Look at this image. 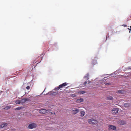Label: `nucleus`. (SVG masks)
<instances>
[{"label": "nucleus", "mask_w": 131, "mask_h": 131, "mask_svg": "<svg viewBox=\"0 0 131 131\" xmlns=\"http://www.w3.org/2000/svg\"><path fill=\"white\" fill-rule=\"evenodd\" d=\"M68 87H67V88H67Z\"/></svg>", "instance_id": "obj_35"}, {"label": "nucleus", "mask_w": 131, "mask_h": 131, "mask_svg": "<svg viewBox=\"0 0 131 131\" xmlns=\"http://www.w3.org/2000/svg\"><path fill=\"white\" fill-rule=\"evenodd\" d=\"M109 129V130L112 129L113 130H116V127L113 125H109L108 126Z\"/></svg>", "instance_id": "obj_8"}, {"label": "nucleus", "mask_w": 131, "mask_h": 131, "mask_svg": "<svg viewBox=\"0 0 131 131\" xmlns=\"http://www.w3.org/2000/svg\"><path fill=\"white\" fill-rule=\"evenodd\" d=\"M87 83V82L86 81H85L84 82V85H86Z\"/></svg>", "instance_id": "obj_24"}, {"label": "nucleus", "mask_w": 131, "mask_h": 131, "mask_svg": "<svg viewBox=\"0 0 131 131\" xmlns=\"http://www.w3.org/2000/svg\"><path fill=\"white\" fill-rule=\"evenodd\" d=\"M123 26L124 27H127V25H124V24L123 25Z\"/></svg>", "instance_id": "obj_25"}, {"label": "nucleus", "mask_w": 131, "mask_h": 131, "mask_svg": "<svg viewBox=\"0 0 131 131\" xmlns=\"http://www.w3.org/2000/svg\"><path fill=\"white\" fill-rule=\"evenodd\" d=\"M15 103L17 104H19L20 103V100H17L15 101Z\"/></svg>", "instance_id": "obj_15"}, {"label": "nucleus", "mask_w": 131, "mask_h": 131, "mask_svg": "<svg viewBox=\"0 0 131 131\" xmlns=\"http://www.w3.org/2000/svg\"><path fill=\"white\" fill-rule=\"evenodd\" d=\"M128 105H129L127 103H126V104H124V106L125 107H127V106H128Z\"/></svg>", "instance_id": "obj_21"}, {"label": "nucleus", "mask_w": 131, "mask_h": 131, "mask_svg": "<svg viewBox=\"0 0 131 131\" xmlns=\"http://www.w3.org/2000/svg\"><path fill=\"white\" fill-rule=\"evenodd\" d=\"M96 61H95L94 62H93V64H94L95 63H96Z\"/></svg>", "instance_id": "obj_26"}, {"label": "nucleus", "mask_w": 131, "mask_h": 131, "mask_svg": "<svg viewBox=\"0 0 131 131\" xmlns=\"http://www.w3.org/2000/svg\"><path fill=\"white\" fill-rule=\"evenodd\" d=\"M89 74L88 73L86 74V75L84 77V78L85 79H86L88 80L89 79Z\"/></svg>", "instance_id": "obj_16"}, {"label": "nucleus", "mask_w": 131, "mask_h": 131, "mask_svg": "<svg viewBox=\"0 0 131 131\" xmlns=\"http://www.w3.org/2000/svg\"><path fill=\"white\" fill-rule=\"evenodd\" d=\"M88 122L90 124L95 125L98 123V122L96 119L92 118L88 119Z\"/></svg>", "instance_id": "obj_1"}, {"label": "nucleus", "mask_w": 131, "mask_h": 131, "mask_svg": "<svg viewBox=\"0 0 131 131\" xmlns=\"http://www.w3.org/2000/svg\"><path fill=\"white\" fill-rule=\"evenodd\" d=\"M110 83H105V84L106 85H109Z\"/></svg>", "instance_id": "obj_23"}, {"label": "nucleus", "mask_w": 131, "mask_h": 131, "mask_svg": "<svg viewBox=\"0 0 131 131\" xmlns=\"http://www.w3.org/2000/svg\"><path fill=\"white\" fill-rule=\"evenodd\" d=\"M26 88L28 90L30 89V87L29 86H27L26 87Z\"/></svg>", "instance_id": "obj_20"}, {"label": "nucleus", "mask_w": 131, "mask_h": 131, "mask_svg": "<svg viewBox=\"0 0 131 131\" xmlns=\"http://www.w3.org/2000/svg\"><path fill=\"white\" fill-rule=\"evenodd\" d=\"M21 108V107H18L16 108H15V110H20Z\"/></svg>", "instance_id": "obj_18"}, {"label": "nucleus", "mask_w": 131, "mask_h": 131, "mask_svg": "<svg viewBox=\"0 0 131 131\" xmlns=\"http://www.w3.org/2000/svg\"><path fill=\"white\" fill-rule=\"evenodd\" d=\"M79 102H82L83 101V99H80L77 100Z\"/></svg>", "instance_id": "obj_17"}, {"label": "nucleus", "mask_w": 131, "mask_h": 131, "mask_svg": "<svg viewBox=\"0 0 131 131\" xmlns=\"http://www.w3.org/2000/svg\"><path fill=\"white\" fill-rule=\"evenodd\" d=\"M48 93L49 94H50L51 95H53L54 94L58 95H59V93H58V92H54L51 93L50 92H49Z\"/></svg>", "instance_id": "obj_10"}, {"label": "nucleus", "mask_w": 131, "mask_h": 131, "mask_svg": "<svg viewBox=\"0 0 131 131\" xmlns=\"http://www.w3.org/2000/svg\"><path fill=\"white\" fill-rule=\"evenodd\" d=\"M81 114V116L82 117L85 114V112L83 111H81L80 112Z\"/></svg>", "instance_id": "obj_13"}, {"label": "nucleus", "mask_w": 131, "mask_h": 131, "mask_svg": "<svg viewBox=\"0 0 131 131\" xmlns=\"http://www.w3.org/2000/svg\"><path fill=\"white\" fill-rule=\"evenodd\" d=\"M118 111V108H114L112 109L111 113L113 114L114 115L116 114L117 113Z\"/></svg>", "instance_id": "obj_4"}, {"label": "nucleus", "mask_w": 131, "mask_h": 131, "mask_svg": "<svg viewBox=\"0 0 131 131\" xmlns=\"http://www.w3.org/2000/svg\"><path fill=\"white\" fill-rule=\"evenodd\" d=\"M51 114H52L53 113L52 112H51Z\"/></svg>", "instance_id": "obj_32"}, {"label": "nucleus", "mask_w": 131, "mask_h": 131, "mask_svg": "<svg viewBox=\"0 0 131 131\" xmlns=\"http://www.w3.org/2000/svg\"><path fill=\"white\" fill-rule=\"evenodd\" d=\"M37 126V125L36 124L32 123L29 124L28 126V128L29 129H31L36 128V127Z\"/></svg>", "instance_id": "obj_3"}, {"label": "nucleus", "mask_w": 131, "mask_h": 131, "mask_svg": "<svg viewBox=\"0 0 131 131\" xmlns=\"http://www.w3.org/2000/svg\"><path fill=\"white\" fill-rule=\"evenodd\" d=\"M117 122L120 125H123L126 124V122L125 121L121 120L118 121H117Z\"/></svg>", "instance_id": "obj_6"}, {"label": "nucleus", "mask_w": 131, "mask_h": 131, "mask_svg": "<svg viewBox=\"0 0 131 131\" xmlns=\"http://www.w3.org/2000/svg\"><path fill=\"white\" fill-rule=\"evenodd\" d=\"M85 93V92L83 91H80V93L82 94H83Z\"/></svg>", "instance_id": "obj_22"}, {"label": "nucleus", "mask_w": 131, "mask_h": 131, "mask_svg": "<svg viewBox=\"0 0 131 131\" xmlns=\"http://www.w3.org/2000/svg\"><path fill=\"white\" fill-rule=\"evenodd\" d=\"M130 29H131V26H130Z\"/></svg>", "instance_id": "obj_33"}, {"label": "nucleus", "mask_w": 131, "mask_h": 131, "mask_svg": "<svg viewBox=\"0 0 131 131\" xmlns=\"http://www.w3.org/2000/svg\"><path fill=\"white\" fill-rule=\"evenodd\" d=\"M128 68L129 69H131V67H129Z\"/></svg>", "instance_id": "obj_28"}, {"label": "nucleus", "mask_w": 131, "mask_h": 131, "mask_svg": "<svg viewBox=\"0 0 131 131\" xmlns=\"http://www.w3.org/2000/svg\"><path fill=\"white\" fill-rule=\"evenodd\" d=\"M123 92H124L123 91L118 90V91L117 92H118L119 93L122 94V93H123Z\"/></svg>", "instance_id": "obj_19"}, {"label": "nucleus", "mask_w": 131, "mask_h": 131, "mask_svg": "<svg viewBox=\"0 0 131 131\" xmlns=\"http://www.w3.org/2000/svg\"><path fill=\"white\" fill-rule=\"evenodd\" d=\"M128 29L129 30V31H130V29H130H130H129V28H128Z\"/></svg>", "instance_id": "obj_29"}, {"label": "nucleus", "mask_w": 131, "mask_h": 131, "mask_svg": "<svg viewBox=\"0 0 131 131\" xmlns=\"http://www.w3.org/2000/svg\"><path fill=\"white\" fill-rule=\"evenodd\" d=\"M129 32L131 33V29H130V31H129Z\"/></svg>", "instance_id": "obj_30"}, {"label": "nucleus", "mask_w": 131, "mask_h": 131, "mask_svg": "<svg viewBox=\"0 0 131 131\" xmlns=\"http://www.w3.org/2000/svg\"><path fill=\"white\" fill-rule=\"evenodd\" d=\"M50 111L49 110H46L45 109H41L39 111V112L40 113L42 114H45L46 113L48 112H50Z\"/></svg>", "instance_id": "obj_5"}, {"label": "nucleus", "mask_w": 131, "mask_h": 131, "mask_svg": "<svg viewBox=\"0 0 131 131\" xmlns=\"http://www.w3.org/2000/svg\"><path fill=\"white\" fill-rule=\"evenodd\" d=\"M68 83L66 82H64L60 84V85L58 86L57 87H56L54 89V90L55 91H57L59 90L61 88H62L63 87L66 86Z\"/></svg>", "instance_id": "obj_2"}, {"label": "nucleus", "mask_w": 131, "mask_h": 131, "mask_svg": "<svg viewBox=\"0 0 131 131\" xmlns=\"http://www.w3.org/2000/svg\"><path fill=\"white\" fill-rule=\"evenodd\" d=\"M113 99V97L110 96H108L106 98V99L107 100H112Z\"/></svg>", "instance_id": "obj_12"}, {"label": "nucleus", "mask_w": 131, "mask_h": 131, "mask_svg": "<svg viewBox=\"0 0 131 131\" xmlns=\"http://www.w3.org/2000/svg\"><path fill=\"white\" fill-rule=\"evenodd\" d=\"M90 83V82L89 81H88V83Z\"/></svg>", "instance_id": "obj_27"}, {"label": "nucleus", "mask_w": 131, "mask_h": 131, "mask_svg": "<svg viewBox=\"0 0 131 131\" xmlns=\"http://www.w3.org/2000/svg\"><path fill=\"white\" fill-rule=\"evenodd\" d=\"M107 37L108 38V37H107V36H106V38H107Z\"/></svg>", "instance_id": "obj_31"}, {"label": "nucleus", "mask_w": 131, "mask_h": 131, "mask_svg": "<svg viewBox=\"0 0 131 131\" xmlns=\"http://www.w3.org/2000/svg\"><path fill=\"white\" fill-rule=\"evenodd\" d=\"M54 114H55V113H54Z\"/></svg>", "instance_id": "obj_34"}, {"label": "nucleus", "mask_w": 131, "mask_h": 131, "mask_svg": "<svg viewBox=\"0 0 131 131\" xmlns=\"http://www.w3.org/2000/svg\"><path fill=\"white\" fill-rule=\"evenodd\" d=\"M80 110L79 109H76L73 110L71 111V113L73 114H75L79 112Z\"/></svg>", "instance_id": "obj_9"}, {"label": "nucleus", "mask_w": 131, "mask_h": 131, "mask_svg": "<svg viewBox=\"0 0 131 131\" xmlns=\"http://www.w3.org/2000/svg\"><path fill=\"white\" fill-rule=\"evenodd\" d=\"M7 123H5L1 124L0 125V128H2L6 126H7Z\"/></svg>", "instance_id": "obj_11"}, {"label": "nucleus", "mask_w": 131, "mask_h": 131, "mask_svg": "<svg viewBox=\"0 0 131 131\" xmlns=\"http://www.w3.org/2000/svg\"><path fill=\"white\" fill-rule=\"evenodd\" d=\"M10 108L11 106H9L5 107V108H4V109L6 110H7L10 109Z\"/></svg>", "instance_id": "obj_14"}, {"label": "nucleus", "mask_w": 131, "mask_h": 131, "mask_svg": "<svg viewBox=\"0 0 131 131\" xmlns=\"http://www.w3.org/2000/svg\"><path fill=\"white\" fill-rule=\"evenodd\" d=\"M30 100L27 98H25L22 99L20 100V103H23L25 102L26 101H29Z\"/></svg>", "instance_id": "obj_7"}]
</instances>
